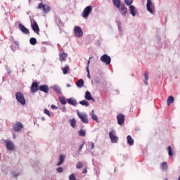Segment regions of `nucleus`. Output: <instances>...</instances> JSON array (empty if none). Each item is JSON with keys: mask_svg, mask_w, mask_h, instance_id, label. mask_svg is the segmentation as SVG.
<instances>
[{"mask_svg": "<svg viewBox=\"0 0 180 180\" xmlns=\"http://www.w3.org/2000/svg\"><path fill=\"white\" fill-rule=\"evenodd\" d=\"M77 115L79 117V119H80L81 122H82V123H84V124H88V123H89V120L88 117V114L85 112H79V110H77Z\"/></svg>", "mask_w": 180, "mask_h": 180, "instance_id": "f257e3e1", "label": "nucleus"}, {"mask_svg": "<svg viewBox=\"0 0 180 180\" xmlns=\"http://www.w3.org/2000/svg\"><path fill=\"white\" fill-rule=\"evenodd\" d=\"M30 20L32 30L34 32V33L39 34V32H40V28L39 27V25H37V22H36V20H34L33 19V17L32 16H30Z\"/></svg>", "mask_w": 180, "mask_h": 180, "instance_id": "f03ea898", "label": "nucleus"}, {"mask_svg": "<svg viewBox=\"0 0 180 180\" xmlns=\"http://www.w3.org/2000/svg\"><path fill=\"white\" fill-rule=\"evenodd\" d=\"M15 98L17 99L18 103H20V105H26V99H25V96H23V94L21 92H17L15 94Z\"/></svg>", "mask_w": 180, "mask_h": 180, "instance_id": "7ed1b4c3", "label": "nucleus"}, {"mask_svg": "<svg viewBox=\"0 0 180 180\" xmlns=\"http://www.w3.org/2000/svg\"><path fill=\"white\" fill-rule=\"evenodd\" d=\"M100 60L102 63L106 64V65H110V62L112 61V58L108 54L101 56Z\"/></svg>", "mask_w": 180, "mask_h": 180, "instance_id": "20e7f679", "label": "nucleus"}, {"mask_svg": "<svg viewBox=\"0 0 180 180\" xmlns=\"http://www.w3.org/2000/svg\"><path fill=\"white\" fill-rule=\"evenodd\" d=\"M74 34L76 36V37H82L84 36V32H82V29H81V27L75 26L74 27Z\"/></svg>", "mask_w": 180, "mask_h": 180, "instance_id": "39448f33", "label": "nucleus"}, {"mask_svg": "<svg viewBox=\"0 0 180 180\" xmlns=\"http://www.w3.org/2000/svg\"><path fill=\"white\" fill-rule=\"evenodd\" d=\"M91 12H92V6H88L84 9L82 16L84 18V19H86L88 18V16H89Z\"/></svg>", "mask_w": 180, "mask_h": 180, "instance_id": "423d86ee", "label": "nucleus"}, {"mask_svg": "<svg viewBox=\"0 0 180 180\" xmlns=\"http://www.w3.org/2000/svg\"><path fill=\"white\" fill-rule=\"evenodd\" d=\"M109 137L111 140V143H117L119 138L116 136V131L112 130L109 132Z\"/></svg>", "mask_w": 180, "mask_h": 180, "instance_id": "0eeeda50", "label": "nucleus"}, {"mask_svg": "<svg viewBox=\"0 0 180 180\" xmlns=\"http://www.w3.org/2000/svg\"><path fill=\"white\" fill-rule=\"evenodd\" d=\"M38 9H43V11L45 13H49L50 12L51 8L49 5L44 4L42 2H41L38 6Z\"/></svg>", "mask_w": 180, "mask_h": 180, "instance_id": "6e6552de", "label": "nucleus"}, {"mask_svg": "<svg viewBox=\"0 0 180 180\" xmlns=\"http://www.w3.org/2000/svg\"><path fill=\"white\" fill-rule=\"evenodd\" d=\"M117 9H118L122 16H126V15H127V8L126 7V6H124V4H121V6L117 8Z\"/></svg>", "mask_w": 180, "mask_h": 180, "instance_id": "1a4fd4ad", "label": "nucleus"}, {"mask_svg": "<svg viewBox=\"0 0 180 180\" xmlns=\"http://www.w3.org/2000/svg\"><path fill=\"white\" fill-rule=\"evenodd\" d=\"M147 11L150 12L152 15L154 13V5L153 4V1L151 0H147L146 4Z\"/></svg>", "mask_w": 180, "mask_h": 180, "instance_id": "9d476101", "label": "nucleus"}, {"mask_svg": "<svg viewBox=\"0 0 180 180\" xmlns=\"http://www.w3.org/2000/svg\"><path fill=\"white\" fill-rule=\"evenodd\" d=\"M6 147L9 151H13L15 150V143L12 141H6Z\"/></svg>", "mask_w": 180, "mask_h": 180, "instance_id": "9b49d317", "label": "nucleus"}, {"mask_svg": "<svg viewBox=\"0 0 180 180\" xmlns=\"http://www.w3.org/2000/svg\"><path fill=\"white\" fill-rule=\"evenodd\" d=\"M19 29L20 30V32H22V33H23L24 34H30V32L29 31V29L26 28V27H25V25H23V24H19Z\"/></svg>", "mask_w": 180, "mask_h": 180, "instance_id": "f8f14e48", "label": "nucleus"}, {"mask_svg": "<svg viewBox=\"0 0 180 180\" xmlns=\"http://www.w3.org/2000/svg\"><path fill=\"white\" fill-rule=\"evenodd\" d=\"M23 127V124H21L20 122H17L14 125H13V131H20L22 130V128Z\"/></svg>", "mask_w": 180, "mask_h": 180, "instance_id": "ddd939ff", "label": "nucleus"}, {"mask_svg": "<svg viewBox=\"0 0 180 180\" xmlns=\"http://www.w3.org/2000/svg\"><path fill=\"white\" fill-rule=\"evenodd\" d=\"M117 123L120 126H122L124 123V115L123 114H119L117 116Z\"/></svg>", "mask_w": 180, "mask_h": 180, "instance_id": "4468645a", "label": "nucleus"}, {"mask_svg": "<svg viewBox=\"0 0 180 180\" xmlns=\"http://www.w3.org/2000/svg\"><path fill=\"white\" fill-rule=\"evenodd\" d=\"M39 89V84L37 82H33L31 86V92L32 94H36Z\"/></svg>", "mask_w": 180, "mask_h": 180, "instance_id": "2eb2a0df", "label": "nucleus"}, {"mask_svg": "<svg viewBox=\"0 0 180 180\" xmlns=\"http://www.w3.org/2000/svg\"><path fill=\"white\" fill-rule=\"evenodd\" d=\"M39 91H41V92H44L45 94H49V91H50L49 86L46 84L39 86Z\"/></svg>", "mask_w": 180, "mask_h": 180, "instance_id": "dca6fc26", "label": "nucleus"}, {"mask_svg": "<svg viewBox=\"0 0 180 180\" xmlns=\"http://www.w3.org/2000/svg\"><path fill=\"white\" fill-rule=\"evenodd\" d=\"M116 23L118 27L119 36L122 37L123 36V30L122 29V22L116 20Z\"/></svg>", "mask_w": 180, "mask_h": 180, "instance_id": "f3484780", "label": "nucleus"}, {"mask_svg": "<svg viewBox=\"0 0 180 180\" xmlns=\"http://www.w3.org/2000/svg\"><path fill=\"white\" fill-rule=\"evenodd\" d=\"M84 98L86 101H92L93 102H95V100L92 98V95L89 91H86Z\"/></svg>", "mask_w": 180, "mask_h": 180, "instance_id": "a211bd4d", "label": "nucleus"}, {"mask_svg": "<svg viewBox=\"0 0 180 180\" xmlns=\"http://www.w3.org/2000/svg\"><path fill=\"white\" fill-rule=\"evenodd\" d=\"M64 161H65V155H60L59 156V162L56 164L57 167H60V165H63V164L64 163Z\"/></svg>", "mask_w": 180, "mask_h": 180, "instance_id": "6ab92c4d", "label": "nucleus"}, {"mask_svg": "<svg viewBox=\"0 0 180 180\" xmlns=\"http://www.w3.org/2000/svg\"><path fill=\"white\" fill-rule=\"evenodd\" d=\"M67 102L69 105H72V106H77V100L74 98H68Z\"/></svg>", "mask_w": 180, "mask_h": 180, "instance_id": "aec40b11", "label": "nucleus"}, {"mask_svg": "<svg viewBox=\"0 0 180 180\" xmlns=\"http://www.w3.org/2000/svg\"><path fill=\"white\" fill-rule=\"evenodd\" d=\"M90 116L91 117V119L93 120H94L95 122H96V123H98L99 122V120L98 119V116H96V115H95V110H91V112L90 114Z\"/></svg>", "mask_w": 180, "mask_h": 180, "instance_id": "412c9836", "label": "nucleus"}, {"mask_svg": "<svg viewBox=\"0 0 180 180\" xmlns=\"http://www.w3.org/2000/svg\"><path fill=\"white\" fill-rule=\"evenodd\" d=\"M129 13L134 18L136 16V7L133 5L129 6Z\"/></svg>", "mask_w": 180, "mask_h": 180, "instance_id": "4be33fe9", "label": "nucleus"}, {"mask_svg": "<svg viewBox=\"0 0 180 180\" xmlns=\"http://www.w3.org/2000/svg\"><path fill=\"white\" fill-rule=\"evenodd\" d=\"M69 123L71 127H72L73 129H75V127H77V120H75V118L69 120Z\"/></svg>", "mask_w": 180, "mask_h": 180, "instance_id": "5701e85b", "label": "nucleus"}, {"mask_svg": "<svg viewBox=\"0 0 180 180\" xmlns=\"http://www.w3.org/2000/svg\"><path fill=\"white\" fill-rule=\"evenodd\" d=\"M51 88L56 94H61V88H60L58 85L52 86Z\"/></svg>", "mask_w": 180, "mask_h": 180, "instance_id": "b1692460", "label": "nucleus"}, {"mask_svg": "<svg viewBox=\"0 0 180 180\" xmlns=\"http://www.w3.org/2000/svg\"><path fill=\"white\" fill-rule=\"evenodd\" d=\"M127 140L129 146H133V144H134V140H133V138H131V136L128 135L127 136Z\"/></svg>", "mask_w": 180, "mask_h": 180, "instance_id": "393cba45", "label": "nucleus"}, {"mask_svg": "<svg viewBox=\"0 0 180 180\" xmlns=\"http://www.w3.org/2000/svg\"><path fill=\"white\" fill-rule=\"evenodd\" d=\"M112 4L115 8H119L120 6L123 5L120 0H112Z\"/></svg>", "mask_w": 180, "mask_h": 180, "instance_id": "a878e982", "label": "nucleus"}, {"mask_svg": "<svg viewBox=\"0 0 180 180\" xmlns=\"http://www.w3.org/2000/svg\"><path fill=\"white\" fill-rule=\"evenodd\" d=\"M174 101H175V98H174V96H169L167 101V106H169L171 103H174Z\"/></svg>", "mask_w": 180, "mask_h": 180, "instance_id": "bb28decb", "label": "nucleus"}, {"mask_svg": "<svg viewBox=\"0 0 180 180\" xmlns=\"http://www.w3.org/2000/svg\"><path fill=\"white\" fill-rule=\"evenodd\" d=\"M160 167L163 169V171H167L168 165L167 164V162H163L160 163Z\"/></svg>", "mask_w": 180, "mask_h": 180, "instance_id": "cd10ccee", "label": "nucleus"}, {"mask_svg": "<svg viewBox=\"0 0 180 180\" xmlns=\"http://www.w3.org/2000/svg\"><path fill=\"white\" fill-rule=\"evenodd\" d=\"M79 105H82V106H86V108H88L89 106V102L86 100H83L82 101H79Z\"/></svg>", "mask_w": 180, "mask_h": 180, "instance_id": "c85d7f7f", "label": "nucleus"}, {"mask_svg": "<svg viewBox=\"0 0 180 180\" xmlns=\"http://www.w3.org/2000/svg\"><path fill=\"white\" fill-rule=\"evenodd\" d=\"M76 85L77 88H82V86H84V79H79Z\"/></svg>", "mask_w": 180, "mask_h": 180, "instance_id": "c756f323", "label": "nucleus"}, {"mask_svg": "<svg viewBox=\"0 0 180 180\" xmlns=\"http://www.w3.org/2000/svg\"><path fill=\"white\" fill-rule=\"evenodd\" d=\"M59 60L60 61H65L67 60V53H63L60 55Z\"/></svg>", "mask_w": 180, "mask_h": 180, "instance_id": "7c9ffc66", "label": "nucleus"}, {"mask_svg": "<svg viewBox=\"0 0 180 180\" xmlns=\"http://www.w3.org/2000/svg\"><path fill=\"white\" fill-rule=\"evenodd\" d=\"M30 43L32 46H36V44H37V39L34 37H32L30 39Z\"/></svg>", "mask_w": 180, "mask_h": 180, "instance_id": "2f4dec72", "label": "nucleus"}, {"mask_svg": "<svg viewBox=\"0 0 180 180\" xmlns=\"http://www.w3.org/2000/svg\"><path fill=\"white\" fill-rule=\"evenodd\" d=\"M79 136L81 137H85V136H86V131L82 129L80 131H79Z\"/></svg>", "mask_w": 180, "mask_h": 180, "instance_id": "473e14b6", "label": "nucleus"}, {"mask_svg": "<svg viewBox=\"0 0 180 180\" xmlns=\"http://www.w3.org/2000/svg\"><path fill=\"white\" fill-rule=\"evenodd\" d=\"M62 70H63V74L65 75L68 74V70H70V66L68 65H67Z\"/></svg>", "mask_w": 180, "mask_h": 180, "instance_id": "72a5a7b5", "label": "nucleus"}, {"mask_svg": "<svg viewBox=\"0 0 180 180\" xmlns=\"http://www.w3.org/2000/svg\"><path fill=\"white\" fill-rule=\"evenodd\" d=\"M59 102H60L62 105H67V101L64 97H59Z\"/></svg>", "mask_w": 180, "mask_h": 180, "instance_id": "f704fd0d", "label": "nucleus"}, {"mask_svg": "<svg viewBox=\"0 0 180 180\" xmlns=\"http://www.w3.org/2000/svg\"><path fill=\"white\" fill-rule=\"evenodd\" d=\"M167 151L169 157H172V155H174V153H172V148L171 146L167 147Z\"/></svg>", "mask_w": 180, "mask_h": 180, "instance_id": "c9c22d12", "label": "nucleus"}, {"mask_svg": "<svg viewBox=\"0 0 180 180\" xmlns=\"http://www.w3.org/2000/svg\"><path fill=\"white\" fill-rule=\"evenodd\" d=\"M44 113H45V115H47L49 117H51V114H50V111L47 108H45L44 110Z\"/></svg>", "mask_w": 180, "mask_h": 180, "instance_id": "e433bc0d", "label": "nucleus"}, {"mask_svg": "<svg viewBox=\"0 0 180 180\" xmlns=\"http://www.w3.org/2000/svg\"><path fill=\"white\" fill-rule=\"evenodd\" d=\"M82 167H84V165L81 162H78L76 165V168H77V169L82 168Z\"/></svg>", "mask_w": 180, "mask_h": 180, "instance_id": "4c0bfd02", "label": "nucleus"}, {"mask_svg": "<svg viewBox=\"0 0 180 180\" xmlns=\"http://www.w3.org/2000/svg\"><path fill=\"white\" fill-rule=\"evenodd\" d=\"M124 2L128 6H130L133 4V0H124Z\"/></svg>", "mask_w": 180, "mask_h": 180, "instance_id": "58836bf2", "label": "nucleus"}, {"mask_svg": "<svg viewBox=\"0 0 180 180\" xmlns=\"http://www.w3.org/2000/svg\"><path fill=\"white\" fill-rule=\"evenodd\" d=\"M19 172H12V176L13 178H18V176H19Z\"/></svg>", "mask_w": 180, "mask_h": 180, "instance_id": "ea45409f", "label": "nucleus"}, {"mask_svg": "<svg viewBox=\"0 0 180 180\" xmlns=\"http://www.w3.org/2000/svg\"><path fill=\"white\" fill-rule=\"evenodd\" d=\"M86 72H87V78H89L91 79V74L89 73V68H88V66L86 67Z\"/></svg>", "mask_w": 180, "mask_h": 180, "instance_id": "a19ab883", "label": "nucleus"}, {"mask_svg": "<svg viewBox=\"0 0 180 180\" xmlns=\"http://www.w3.org/2000/svg\"><path fill=\"white\" fill-rule=\"evenodd\" d=\"M69 179L70 180H77V178H75V175H74V174H72L69 176Z\"/></svg>", "mask_w": 180, "mask_h": 180, "instance_id": "79ce46f5", "label": "nucleus"}, {"mask_svg": "<svg viewBox=\"0 0 180 180\" xmlns=\"http://www.w3.org/2000/svg\"><path fill=\"white\" fill-rule=\"evenodd\" d=\"M56 171L57 172H58L59 174H61V172H63V171H64V169H63V167H58L56 169Z\"/></svg>", "mask_w": 180, "mask_h": 180, "instance_id": "37998d69", "label": "nucleus"}, {"mask_svg": "<svg viewBox=\"0 0 180 180\" xmlns=\"http://www.w3.org/2000/svg\"><path fill=\"white\" fill-rule=\"evenodd\" d=\"M143 77H144L145 79L148 80V73H147V72H144Z\"/></svg>", "mask_w": 180, "mask_h": 180, "instance_id": "c03bdc74", "label": "nucleus"}, {"mask_svg": "<svg viewBox=\"0 0 180 180\" xmlns=\"http://www.w3.org/2000/svg\"><path fill=\"white\" fill-rule=\"evenodd\" d=\"M84 144H85V142H83V143L79 146L78 151H81V150H82Z\"/></svg>", "mask_w": 180, "mask_h": 180, "instance_id": "a18cd8bd", "label": "nucleus"}, {"mask_svg": "<svg viewBox=\"0 0 180 180\" xmlns=\"http://www.w3.org/2000/svg\"><path fill=\"white\" fill-rule=\"evenodd\" d=\"M91 150H94V148H95V143H94V142H91Z\"/></svg>", "mask_w": 180, "mask_h": 180, "instance_id": "49530a36", "label": "nucleus"}, {"mask_svg": "<svg viewBox=\"0 0 180 180\" xmlns=\"http://www.w3.org/2000/svg\"><path fill=\"white\" fill-rule=\"evenodd\" d=\"M51 109H58V107H57V106H56L54 105H51Z\"/></svg>", "mask_w": 180, "mask_h": 180, "instance_id": "de8ad7c7", "label": "nucleus"}, {"mask_svg": "<svg viewBox=\"0 0 180 180\" xmlns=\"http://www.w3.org/2000/svg\"><path fill=\"white\" fill-rule=\"evenodd\" d=\"M86 172H88V169L86 168H84L82 173L83 174H86Z\"/></svg>", "mask_w": 180, "mask_h": 180, "instance_id": "09e8293b", "label": "nucleus"}, {"mask_svg": "<svg viewBox=\"0 0 180 180\" xmlns=\"http://www.w3.org/2000/svg\"><path fill=\"white\" fill-rule=\"evenodd\" d=\"M89 64H91V60H89L87 62V67L89 68Z\"/></svg>", "mask_w": 180, "mask_h": 180, "instance_id": "8fccbe9b", "label": "nucleus"}, {"mask_svg": "<svg viewBox=\"0 0 180 180\" xmlns=\"http://www.w3.org/2000/svg\"><path fill=\"white\" fill-rule=\"evenodd\" d=\"M61 110H62V112H65V110H66L65 107H63V108H61Z\"/></svg>", "mask_w": 180, "mask_h": 180, "instance_id": "3c124183", "label": "nucleus"}, {"mask_svg": "<svg viewBox=\"0 0 180 180\" xmlns=\"http://www.w3.org/2000/svg\"><path fill=\"white\" fill-rule=\"evenodd\" d=\"M144 84H146V85H148V81L147 79H146L144 81Z\"/></svg>", "mask_w": 180, "mask_h": 180, "instance_id": "603ef678", "label": "nucleus"}, {"mask_svg": "<svg viewBox=\"0 0 180 180\" xmlns=\"http://www.w3.org/2000/svg\"><path fill=\"white\" fill-rule=\"evenodd\" d=\"M66 86H67V88H71V84H66Z\"/></svg>", "mask_w": 180, "mask_h": 180, "instance_id": "864d4df0", "label": "nucleus"}, {"mask_svg": "<svg viewBox=\"0 0 180 180\" xmlns=\"http://www.w3.org/2000/svg\"><path fill=\"white\" fill-rule=\"evenodd\" d=\"M14 43H15V44H16V46H19V41H15Z\"/></svg>", "mask_w": 180, "mask_h": 180, "instance_id": "5fc2aeb1", "label": "nucleus"}, {"mask_svg": "<svg viewBox=\"0 0 180 180\" xmlns=\"http://www.w3.org/2000/svg\"><path fill=\"white\" fill-rule=\"evenodd\" d=\"M41 120H42V122H44L46 120V117H41Z\"/></svg>", "mask_w": 180, "mask_h": 180, "instance_id": "6e6d98bb", "label": "nucleus"}, {"mask_svg": "<svg viewBox=\"0 0 180 180\" xmlns=\"http://www.w3.org/2000/svg\"><path fill=\"white\" fill-rule=\"evenodd\" d=\"M26 13L27 15H30V11H27Z\"/></svg>", "mask_w": 180, "mask_h": 180, "instance_id": "4d7b16f0", "label": "nucleus"}, {"mask_svg": "<svg viewBox=\"0 0 180 180\" xmlns=\"http://www.w3.org/2000/svg\"><path fill=\"white\" fill-rule=\"evenodd\" d=\"M13 46H11V50H13Z\"/></svg>", "mask_w": 180, "mask_h": 180, "instance_id": "13d9d810", "label": "nucleus"}, {"mask_svg": "<svg viewBox=\"0 0 180 180\" xmlns=\"http://www.w3.org/2000/svg\"><path fill=\"white\" fill-rule=\"evenodd\" d=\"M165 22H167V18H165Z\"/></svg>", "mask_w": 180, "mask_h": 180, "instance_id": "bf43d9fd", "label": "nucleus"}, {"mask_svg": "<svg viewBox=\"0 0 180 180\" xmlns=\"http://www.w3.org/2000/svg\"><path fill=\"white\" fill-rule=\"evenodd\" d=\"M164 180H168V179H165Z\"/></svg>", "mask_w": 180, "mask_h": 180, "instance_id": "052dcab7", "label": "nucleus"}, {"mask_svg": "<svg viewBox=\"0 0 180 180\" xmlns=\"http://www.w3.org/2000/svg\"><path fill=\"white\" fill-rule=\"evenodd\" d=\"M22 71H25V69H22Z\"/></svg>", "mask_w": 180, "mask_h": 180, "instance_id": "680f3d73", "label": "nucleus"}, {"mask_svg": "<svg viewBox=\"0 0 180 180\" xmlns=\"http://www.w3.org/2000/svg\"><path fill=\"white\" fill-rule=\"evenodd\" d=\"M12 50H13V49H12Z\"/></svg>", "mask_w": 180, "mask_h": 180, "instance_id": "e2e57ef3", "label": "nucleus"}]
</instances>
